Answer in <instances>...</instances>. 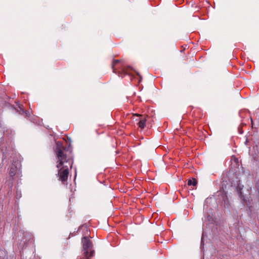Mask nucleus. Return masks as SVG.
I'll return each mask as SVG.
<instances>
[{
	"label": "nucleus",
	"instance_id": "nucleus-1",
	"mask_svg": "<svg viewBox=\"0 0 259 259\" xmlns=\"http://www.w3.org/2000/svg\"><path fill=\"white\" fill-rule=\"evenodd\" d=\"M67 148L64 147L61 142H56V153L58 159L57 164V167L58 168V175L59 176V180L63 183L68 179V165L71 167L72 164L70 156L67 155Z\"/></svg>",
	"mask_w": 259,
	"mask_h": 259
},
{
	"label": "nucleus",
	"instance_id": "nucleus-2",
	"mask_svg": "<svg viewBox=\"0 0 259 259\" xmlns=\"http://www.w3.org/2000/svg\"><path fill=\"white\" fill-rule=\"evenodd\" d=\"M21 167L20 161L18 160H14L10 166L9 171V177L7 179L6 182V185L9 188V192L10 191L12 192L13 183L16 179H19L22 176Z\"/></svg>",
	"mask_w": 259,
	"mask_h": 259
},
{
	"label": "nucleus",
	"instance_id": "nucleus-3",
	"mask_svg": "<svg viewBox=\"0 0 259 259\" xmlns=\"http://www.w3.org/2000/svg\"><path fill=\"white\" fill-rule=\"evenodd\" d=\"M84 256L80 259H90L94 255V250H92L93 243L87 237L82 238Z\"/></svg>",
	"mask_w": 259,
	"mask_h": 259
},
{
	"label": "nucleus",
	"instance_id": "nucleus-4",
	"mask_svg": "<svg viewBox=\"0 0 259 259\" xmlns=\"http://www.w3.org/2000/svg\"><path fill=\"white\" fill-rule=\"evenodd\" d=\"M134 116L139 117V118L138 119H136V120H139L138 123L139 127L143 129L146 126V122L147 120L146 116L140 114H134Z\"/></svg>",
	"mask_w": 259,
	"mask_h": 259
},
{
	"label": "nucleus",
	"instance_id": "nucleus-5",
	"mask_svg": "<svg viewBox=\"0 0 259 259\" xmlns=\"http://www.w3.org/2000/svg\"><path fill=\"white\" fill-rule=\"evenodd\" d=\"M18 108H19V109H17V112L20 114H22L23 113H25L26 114V116L28 117H30V112L29 111H24V109L21 107V106H18Z\"/></svg>",
	"mask_w": 259,
	"mask_h": 259
},
{
	"label": "nucleus",
	"instance_id": "nucleus-6",
	"mask_svg": "<svg viewBox=\"0 0 259 259\" xmlns=\"http://www.w3.org/2000/svg\"><path fill=\"white\" fill-rule=\"evenodd\" d=\"M197 182L196 179H189L188 181V185L189 186H195L197 185Z\"/></svg>",
	"mask_w": 259,
	"mask_h": 259
},
{
	"label": "nucleus",
	"instance_id": "nucleus-7",
	"mask_svg": "<svg viewBox=\"0 0 259 259\" xmlns=\"http://www.w3.org/2000/svg\"><path fill=\"white\" fill-rule=\"evenodd\" d=\"M16 197L17 199L21 197V192L18 189H17L16 191Z\"/></svg>",
	"mask_w": 259,
	"mask_h": 259
},
{
	"label": "nucleus",
	"instance_id": "nucleus-8",
	"mask_svg": "<svg viewBox=\"0 0 259 259\" xmlns=\"http://www.w3.org/2000/svg\"><path fill=\"white\" fill-rule=\"evenodd\" d=\"M120 62V60H113V63H112V68H113L114 66Z\"/></svg>",
	"mask_w": 259,
	"mask_h": 259
},
{
	"label": "nucleus",
	"instance_id": "nucleus-9",
	"mask_svg": "<svg viewBox=\"0 0 259 259\" xmlns=\"http://www.w3.org/2000/svg\"><path fill=\"white\" fill-rule=\"evenodd\" d=\"M6 156V153L5 152H3V157Z\"/></svg>",
	"mask_w": 259,
	"mask_h": 259
}]
</instances>
